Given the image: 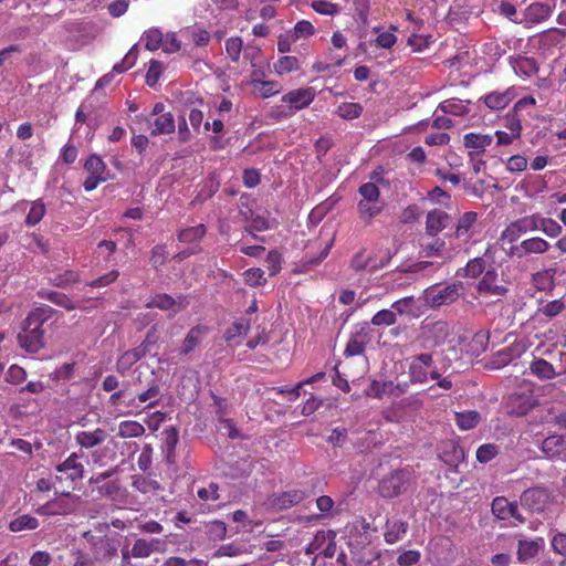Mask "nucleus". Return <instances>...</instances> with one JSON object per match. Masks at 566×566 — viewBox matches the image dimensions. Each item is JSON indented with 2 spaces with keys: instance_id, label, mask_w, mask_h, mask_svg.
Wrapping results in <instances>:
<instances>
[{
  "instance_id": "nucleus-30",
  "label": "nucleus",
  "mask_w": 566,
  "mask_h": 566,
  "mask_svg": "<svg viewBox=\"0 0 566 566\" xmlns=\"http://www.w3.org/2000/svg\"><path fill=\"white\" fill-rule=\"evenodd\" d=\"M469 103V101L464 103L461 99L450 98L440 103L438 109L441 111L443 114L463 116L468 113Z\"/></svg>"
},
{
  "instance_id": "nucleus-39",
  "label": "nucleus",
  "mask_w": 566,
  "mask_h": 566,
  "mask_svg": "<svg viewBox=\"0 0 566 566\" xmlns=\"http://www.w3.org/2000/svg\"><path fill=\"white\" fill-rule=\"evenodd\" d=\"M513 504L514 502H509L505 497H495L492 502V513L500 520H507Z\"/></svg>"
},
{
  "instance_id": "nucleus-5",
  "label": "nucleus",
  "mask_w": 566,
  "mask_h": 566,
  "mask_svg": "<svg viewBox=\"0 0 566 566\" xmlns=\"http://www.w3.org/2000/svg\"><path fill=\"white\" fill-rule=\"evenodd\" d=\"M55 470L60 473V475H56L59 482L66 481L74 483L84 475V465L78 461L76 453H72L63 462L59 463Z\"/></svg>"
},
{
  "instance_id": "nucleus-53",
  "label": "nucleus",
  "mask_w": 566,
  "mask_h": 566,
  "mask_svg": "<svg viewBox=\"0 0 566 566\" xmlns=\"http://www.w3.org/2000/svg\"><path fill=\"white\" fill-rule=\"evenodd\" d=\"M254 86H259V94L262 98H268L280 92V86L274 81H253Z\"/></svg>"
},
{
  "instance_id": "nucleus-44",
  "label": "nucleus",
  "mask_w": 566,
  "mask_h": 566,
  "mask_svg": "<svg viewBox=\"0 0 566 566\" xmlns=\"http://www.w3.org/2000/svg\"><path fill=\"white\" fill-rule=\"evenodd\" d=\"M363 106L358 103H343L338 106L336 114L344 119H354L360 116Z\"/></svg>"
},
{
  "instance_id": "nucleus-46",
  "label": "nucleus",
  "mask_w": 566,
  "mask_h": 566,
  "mask_svg": "<svg viewBox=\"0 0 566 566\" xmlns=\"http://www.w3.org/2000/svg\"><path fill=\"white\" fill-rule=\"evenodd\" d=\"M430 333L433 336V345L439 346L448 338L449 326L446 322H436L430 326Z\"/></svg>"
},
{
  "instance_id": "nucleus-15",
  "label": "nucleus",
  "mask_w": 566,
  "mask_h": 566,
  "mask_svg": "<svg viewBox=\"0 0 566 566\" xmlns=\"http://www.w3.org/2000/svg\"><path fill=\"white\" fill-rule=\"evenodd\" d=\"M66 31L77 34L78 40H81L83 43L91 42L99 33V29L95 23L86 21L67 23Z\"/></svg>"
},
{
  "instance_id": "nucleus-6",
  "label": "nucleus",
  "mask_w": 566,
  "mask_h": 566,
  "mask_svg": "<svg viewBox=\"0 0 566 566\" xmlns=\"http://www.w3.org/2000/svg\"><path fill=\"white\" fill-rule=\"evenodd\" d=\"M84 537L92 542L93 555L96 560H106L116 556L119 546L116 538L94 537L90 532L84 533Z\"/></svg>"
},
{
  "instance_id": "nucleus-14",
  "label": "nucleus",
  "mask_w": 566,
  "mask_h": 566,
  "mask_svg": "<svg viewBox=\"0 0 566 566\" xmlns=\"http://www.w3.org/2000/svg\"><path fill=\"white\" fill-rule=\"evenodd\" d=\"M305 499V492L301 490H291L281 494L273 495L270 504L276 510H286L295 504L301 503Z\"/></svg>"
},
{
  "instance_id": "nucleus-49",
  "label": "nucleus",
  "mask_w": 566,
  "mask_h": 566,
  "mask_svg": "<svg viewBox=\"0 0 566 566\" xmlns=\"http://www.w3.org/2000/svg\"><path fill=\"white\" fill-rule=\"evenodd\" d=\"M133 486L142 493H150L161 490V485L158 481L143 476L135 479Z\"/></svg>"
},
{
  "instance_id": "nucleus-25",
  "label": "nucleus",
  "mask_w": 566,
  "mask_h": 566,
  "mask_svg": "<svg viewBox=\"0 0 566 566\" xmlns=\"http://www.w3.org/2000/svg\"><path fill=\"white\" fill-rule=\"evenodd\" d=\"M145 347H136L134 349L125 352L120 358L117 360L116 369L120 374H124L126 370L129 369L132 365L137 363L142 357L146 355Z\"/></svg>"
},
{
  "instance_id": "nucleus-26",
  "label": "nucleus",
  "mask_w": 566,
  "mask_h": 566,
  "mask_svg": "<svg viewBox=\"0 0 566 566\" xmlns=\"http://www.w3.org/2000/svg\"><path fill=\"white\" fill-rule=\"evenodd\" d=\"M38 295L67 311L77 308L76 304L66 294L61 292L41 290L38 292Z\"/></svg>"
},
{
  "instance_id": "nucleus-32",
  "label": "nucleus",
  "mask_w": 566,
  "mask_h": 566,
  "mask_svg": "<svg viewBox=\"0 0 566 566\" xmlns=\"http://www.w3.org/2000/svg\"><path fill=\"white\" fill-rule=\"evenodd\" d=\"M480 420L481 416L475 410L455 413V422L462 430H470L475 428Z\"/></svg>"
},
{
  "instance_id": "nucleus-62",
  "label": "nucleus",
  "mask_w": 566,
  "mask_h": 566,
  "mask_svg": "<svg viewBox=\"0 0 566 566\" xmlns=\"http://www.w3.org/2000/svg\"><path fill=\"white\" fill-rule=\"evenodd\" d=\"M314 33V27L310 21L302 20L298 21L295 27L292 34V40H297L300 38H305L308 35H312Z\"/></svg>"
},
{
  "instance_id": "nucleus-23",
  "label": "nucleus",
  "mask_w": 566,
  "mask_h": 566,
  "mask_svg": "<svg viewBox=\"0 0 566 566\" xmlns=\"http://www.w3.org/2000/svg\"><path fill=\"white\" fill-rule=\"evenodd\" d=\"M251 328V322L249 318L241 317L233 322L223 334V338L226 342L230 343L235 338L244 337L248 335Z\"/></svg>"
},
{
  "instance_id": "nucleus-10",
  "label": "nucleus",
  "mask_w": 566,
  "mask_h": 566,
  "mask_svg": "<svg viewBox=\"0 0 566 566\" xmlns=\"http://www.w3.org/2000/svg\"><path fill=\"white\" fill-rule=\"evenodd\" d=\"M499 274L495 269H489L479 281L476 290L479 293L489 294L491 296H504L507 289L499 283Z\"/></svg>"
},
{
  "instance_id": "nucleus-8",
  "label": "nucleus",
  "mask_w": 566,
  "mask_h": 566,
  "mask_svg": "<svg viewBox=\"0 0 566 566\" xmlns=\"http://www.w3.org/2000/svg\"><path fill=\"white\" fill-rule=\"evenodd\" d=\"M538 229L537 214L528 216L512 222L501 235L503 241L514 242L522 234L528 231H535Z\"/></svg>"
},
{
  "instance_id": "nucleus-64",
  "label": "nucleus",
  "mask_w": 566,
  "mask_h": 566,
  "mask_svg": "<svg viewBox=\"0 0 566 566\" xmlns=\"http://www.w3.org/2000/svg\"><path fill=\"white\" fill-rule=\"evenodd\" d=\"M505 127L510 129L513 136H520L521 134V119L518 117V113H515L514 109L507 113L505 118Z\"/></svg>"
},
{
  "instance_id": "nucleus-54",
  "label": "nucleus",
  "mask_w": 566,
  "mask_h": 566,
  "mask_svg": "<svg viewBox=\"0 0 566 566\" xmlns=\"http://www.w3.org/2000/svg\"><path fill=\"white\" fill-rule=\"evenodd\" d=\"M485 270V261L483 258H475L470 260L464 269L465 276L468 277H478Z\"/></svg>"
},
{
  "instance_id": "nucleus-18",
  "label": "nucleus",
  "mask_w": 566,
  "mask_h": 566,
  "mask_svg": "<svg viewBox=\"0 0 566 566\" xmlns=\"http://www.w3.org/2000/svg\"><path fill=\"white\" fill-rule=\"evenodd\" d=\"M552 14V7L544 2L531 3L524 11L526 23L537 24L547 20Z\"/></svg>"
},
{
  "instance_id": "nucleus-22",
  "label": "nucleus",
  "mask_w": 566,
  "mask_h": 566,
  "mask_svg": "<svg viewBox=\"0 0 566 566\" xmlns=\"http://www.w3.org/2000/svg\"><path fill=\"white\" fill-rule=\"evenodd\" d=\"M106 431L97 428L94 431H82L76 434L77 443L85 449H91L106 440Z\"/></svg>"
},
{
  "instance_id": "nucleus-55",
  "label": "nucleus",
  "mask_w": 566,
  "mask_h": 566,
  "mask_svg": "<svg viewBox=\"0 0 566 566\" xmlns=\"http://www.w3.org/2000/svg\"><path fill=\"white\" fill-rule=\"evenodd\" d=\"M312 8L319 14L335 15L339 12V7L327 0H316L312 2Z\"/></svg>"
},
{
  "instance_id": "nucleus-29",
  "label": "nucleus",
  "mask_w": 566,
  "mask_h": 566,
  "mask_svg": "<svg viewBox=\"0 0 566 566\" xmlns=\"http://www.w3.org/2000/svg\"><path fill=\"white\" fill-rule=\"evenodd\" d=\"M161 543L160 539L146 541L138 538L130 551L133 557H148L153 552L158 551V545Z\"/></svg>"
},
{
  "instance_id": "nucleus-20",
  "label": "nucleus",
  "mask_w": 566,
  "mask_h": 566,
  "mask_svg": "<svg viewBox=\"0 0 566 566\" xmlns=\"http://www.w3.org/2000/svg\"><path fill=\"white\" fill-rule=\"evenodd\" d=\"M449 214L442 210H432L427 214L426 230L427 233L436 235L447 228L449 223Z\"/></svg>"
},
{
  "instance_id": "nucleus-51",
  "label": "nucleus",
  "mask_w": 566,
  "mask_h": 566,
  "mask_svg": "<svg viewBox=\"0 0 566 566\" xmlns=\"http://www.w3.org/2000/svg\"><path fill=\"white\" fill-rule=\"evenodd\" d=\"M274 69L277 74L289 73L298 69V61L295 56H282L277 63H275Z\"/></svg>"
},
{
  "instance_id": "nucleus-7",
  "label": "nucleus",
  "mask_w": 566,
  "mask_h": 566,
  "mask_svg": "<svg viewBox=\"0 0 566 566\" xmlns=\"http://www.w3.org/2000/svg\"><path fill=\"white\" fill-rule=\"evenodd\" d=\"M549 493L545 488L535 486L525 490L520 500L521 504L532 512H543L549 503Z\"/></svg>"
},
{
  "instance_id": "nucleus-63",
  "label": "nucleus",
  "mask_w": 566,
  "mask_h": 566,
  "mask_svg": "<svg viewBox=\"0 0 566 566\" xmlns=\"http://www.w3.org/2000/svg\"><path fill=\"white\" fill-rule=\"evenodd\" d=\"M359 193L363 197L361 200L368 201H378L379 198V189L373 182L364 184L359 187Z\"/></svg>"
},
{
  "instance_id": "nucleus-17",
  "label": "nucleus",
  "mask_w": 566,
  "mask_h": 566,
  "mask_svg": "<svg viewBox=\"0 0 566 566\" xmlns=\"http://www.w3.org/2000/svg\"><path fill=\"white\" fill-rule=\"evenodd\" d=\"M541 449L548 458L560 455L566 451V432L548 436L542 441Z\"/></svg>"
},
{
  "instance_id": "nucleus-41",
  "label": "nucleus",
  "mask_w": 566,
  "mask_h": 566,
  "mask_svg": "<svg viewBox=\"0 0 566 566\" xmlns=\"http://www.w3.org/2000/svg\"><path fill=\"white\" fill-rule=\"evenodd\" d=\"M163 434L165 436L167 459L168 461H171L172 457L175 455L176 446L179 441V433L175 427H168L163 431Z\"/></svg>"
},
{
  "instance_id": "nucleus-1",
  "label": "nucleus",
  "mask_w": 566,
  "mask_h": 566,
  "mask_svg": "<svg viewBox=\"0 0 566 566\" xmlns=\"http://www.w3.org/2000/svg\"><path fill=\"white\" fill-rule=\"evenodd\" d=\"M54 314L55 310L49 305L39 306L28 314L18 334L21 348L30 354L39 353L44 348L48 328L53 324L49 321Z\"/></svg>"
},
{
  "instance_id": "nucleus-43",
  "label": "nucleus",
  "mask_w": 566,
  "mask_h": 566,
  "mask_svg": "<svg viewBox=\"0 0 566 566\" xmlns=\"http://www.w3.org/2000/svg\"><path fill=\"white\" fill-rule=\"evenodd\" d=\"M537 226L546 235L555 238L562 233V226L551 218H541L537 216Z\"/></svg>"
},
{
  "instance_id": "nucleus-59",
  "label": "nucleus",
  "mask_w": 566,
  "mask_h": 566,
  "mask_svg": "<svg viewBox=\"0 0 566 566\" xmlns=\"http://www.w3.org/2000/svg\"><path fill=\"white\" fill-rule=\"evenodd\" d=\"M499 450L495 444L486 443L479 447L476 450V459L481 463H486L491 461L496 454Z\"/></svg>"
},
{
  "instance_id": "nucleus-13",
  "label": "nucleus",
  "mask_w": 566,
  "mask_h": 566,
  "mask_svg": "<svg viewBox=\"0 0 566 566\" xmlns=\"http://www.w3.org/2000/svg\"><path fill=\"white\" fill-rule=\"evenodd\" d=\"M147 126L153 136L171 134L176 129L175 118L171 113L156 117H147Z\"/></svg>"
},
{
  "instance_id": "nucleus-11",
  "label": "nucleus",
  "mask_w": 566,
  "mask_h": 566,
  "mask_svg": "<svg viewBox=\"0 0 566 566\" xmlns=\"http://www.w3.org/2000/svg\"><path fill=\"white\" fill-rule=\"evenodd\" d=\"M549 249V243L542 238H531L522 241L518 245L510 249V254L522 259L531 253H545Z\"/></svg>"
},
{
  "instance_id": "nucleus-35",
  "label": "nucleus",
  "mask_w": 566,
  "mask_h": 566,
  "mask_svg": "<svg viewBox=\"0 0 566 566\" xmlns=\"http://www.w3.org/2000/svg\"><path fill=\"white\" fill-rule=\"evenodd\" d=\"M539 551V544L537 541H520L517 548V557L520 562H526L533 558Z\"/></svg>"
},
{
  "instance_id": "nucleus-16",
  "label": "nucleus",
  "mask_w": 566,
  "mask_h": 566,
  "mask_svg": "<svg viewBox=\"0 0 566 566\" xmlns=\"http://www.w3.org/2000/svg\"><path fill=\"white\" fill-rule=\"evenodd\" d=\"M208 331V327L205 325H197L190 328L181 344L180 355H188L193 352L206 337Z\"/></svg>"
},
{
  "instance_id": "nucleus-61",
  "label": "nucleus",
  "mask_w": 566,
  "mask_h": 566,
  "mask_svg": "<svg viewBox=\"0 0 566 566\" xmlns=\"http://www.w3.org/2000/svg\"><path fill=\"white\" fill-rule=\"evenodd\" d=\"M163 72V64L159 61L151 60L149 63V69L146 74V83L149 86H154Z\"/></svg>"
},
{
  "instance_id": "nucleus-4",
  "label": "nucleus",
  "mask_w": 566,
  "mask_h": 566,
  "mask_svg": "<svg viewBox=\"0 0 566 566\" xmlns=\"http://www.w3.org/2000/svg\"><path fill=\"white\" fill-rule=\"evenodd\" d=\"M463 289L462 283H453L443 289L430 287L426 291V304L437 308L455 302Z\"/></svg>"
},
{
  "instance_id": "nucleus-9",
  "label": "nucleus",
  "mask_w": 566,
  "mask_h": 566,
  "mask_svg": "<svg viewBox=\"0 0 566 566\" xmlns=\"http://www.w3.org/2000/svg\"><path fill=\"white\" fill-rule=\"evenodd\" d=\"M370 340V328L364 324L349 337L344 355L347 357L361 355Z\"/></svg>"
},
{
  "instance_id": "nucleus-28",
  "label": "nucleus",
  "mask_w": 566,
  "mask_h": 566,
  "mask_svg": "<svg viewBox=\"0 0 566 566\" xmlns=\"http://www.w3.org/2000/svg\"><path fill=\"white\" fill-rule=\"evenodd\" d=\"M441 460L450 467H458V464L464 459V451L461 447L449 442L444 446V449L440 455Z\"/></svg>"
},
{
  "instance_id": "nucleus-36",
  "label": "nucleus",
  "mask_w": 566,
  "mask_h": 566,
  "mask_svg": "<svg viewBox=\"0 0 566 566\" xmlns=\"http://www.w3.org/2000/svg\"><path fill=\"white\" fill-rule=\"evenodd\" d=\"M492 139L491 135L470 133L464 136V146L467 148L484 150L492 143Z\"/></svg>"
},
{
  "instance_id": "nucleus-31",
  "label": "nucleus",
  "mask_w": 566,
  "mask_h": 566,
  "mask_svg": "<svg viewBox=\"0 0 566 566\" xmlns=\"http://www.w3.org/2000/svg\"><path fill=\"white\" fill-rule=\"evenodd\" d=\"M145 433V427L134 420H125L118 424V436L120 438H137Z\"/></svg>"
},
{
  "instance_id": "nucleus-12",
  "label": "nucleus",
  "mask_w": 566,
  "mask_h": 566,
  "mask_svg": "<svg viewBox=\"0 0 566 566\" xmlns=\"http://www.w3.org/2000/svg\"><path fill=\"white\" fill-rule=\"evenodd\" d=\"M315 91L312 87L297 88L283 95L282 102L290 104L298 111L308 106L315 98Z\"/></svg>"
},
{
  "instance_id": "nucleus-24",
  "label": "nucleus",
  "mask_w": 566,
  "mask_h": 566,
  "mask_svg": "<svg viewBox=\"0 0 566 566\" xmlns=\"http://www.w3.org/2000/svg\"><path fill=\"white\" fill-rule=\"evenodd\" d=\"M408 531V523L405 521H394L387 520L386 522V532L384 534L385 541L388 544H395L400 541Z\"/></svg>"
},
{
  "instance_id": "nucleus-37",
  "label": "nucleus",
  "mask_w": 566,
  "mask_h": 566,
  "mask_svg": "<svg viewBox=\"0 0 566 566\" xmlns=\"http://www.w3.org/2000/svg\"><path fill=\"white\" fill-rule=\"evenodd\" d=\"M45 211V205L41 199L33 201L30 211L27 214L25 224L29 227L38 224L44 217Z\"/></svg>"
},
{
  "instance_id": "nucleus-58",
  "label": "nucleus",
  "mask_w": 566,
  "mask_h": 566,
  "mask_svg": "<svg viewBox=\"0 0 566 566\" xmlns=\"http://www.w3.org/2000/svg\"><path fill=\"white\" fill-rule=\"evenodd\" d=\"M242 40L239 36L230 38L226 42V51L233 62H238L242 50Z\"/></svg>"
},
{
  "instance_id": "nucleus-47",
  "label": "nucleus",
  "mask_w": 566,
  "mask_h": 566,
  "mask_svg": "<svg viewBox=\"0 0 566 566\" xmlns=\"http://www.w3.org/2000/svg\"><path fill=\"white\" fill-rule=\"evenodd\" d=\"M137 55H138V48H137V44H135L132 46V49L128 51V53L122 60V62L116 63L113 66V71L116 73H123V72L129 70L136 63Z\"/></svg>"
},
{
  "instance_id": "nucleus-33",
  "label": "nucleus",
  "mask_w": 566,
  "mask_h": 566,
  "mask_svg": "<svg viewBox=\"0 0 566 566\" xmlns=\"http://www.w3.org/2000/svg\"><path fill=\"white\" fill-rule=\"evenodd\" d=\"M9 527L12 532L32 531L39 527V521L25 514L12 520Z\"/></svg>"
},
{
  "instance_id": "nucleus-60",
  "label": "nucleus",
  "mask_w": 566,
  "mask_h": 566,
  "mask_svg": "<svg viewBox=\"0 0 566 566\" xmlns=\"http://www.w3.org/2000/svg\"><path fill=\"white\" fill-rule=\"evenodd\" d=\"M565 308L564 302L562 300H554L548 302L544 306H542L538 312L547 317H555L563 312Z\"/></svg>"
},
{
  "instance_id": "nucleus-38",
  "label": "nucleus",
  "mask_w": 566,
  "mask_h": 566,
  "mask_svg": "<svg viewBox=\"0 0 566 566\" xmlns=\"http://www.w3.org/2000/svg\"><path fill=\"white\" fill-rule=\"evenodd\" d=\"M531 370L534 375L543 379H551L555 375L553 365L543 358L534 360L531 365Z\"/></svg>"
},
{
  "instance_id": "nucleus-21",
  "label": "nucleus",
  "mask_w": 566,
  "mask_h": 566,
  "mask_svg": "<svg viewBox=\"0 0 566 566\" xmlns=\"http://www.w3.org/2000/svg\"><path fill=\"white\" fill-rule=\"evenodd\" d=\"M515 98V93L512 88L504 92H491L483 97L484 104L490 109H503Z\"/></svg>"
},
{
  "instance_id": "nucleus-42",
  "label": "nucleus",
  "mask_w": 566,
  "mask_h": 566,
  "mask_svg": "<svg viewBox=\"0 0 566 566\" xmlns=\"http://www.w3.org/2000/svg\"><path fill=\"white\" fill-rule=\"evenodd\" d=\"M358 211L361 218L369 221L380 213L381 206L378 201L360 200L358 202Z\"/></svg>"
},
{
  "instance_id": "nucleus-34",
  "label": "nucleus",
  "mask_w": 566,
  "mask_h": 566,
  "mask_svg": "<svg viewBox=\"0 0 566 566\" xmlns=\"http://www.w3.org/2000/svg\"><path fill=\"white\" fill-rule=\"evenodd\" d=\"M478 214L473 211L465 212L458 221L455 228L457 238H469V231L475 223Z\"/></svg>"
},
{
  "instance_id": "nucleus-40",
  "label": "nucleus",
  "mask_w": 566,
  "mask_h": 566,
  "mask_svg": "<svg viewBox=\"0 0 566 566\" xmlns=\"http://www.w3.org/2000/svg\"><path fill=\"white\" fill-rule=\"evenodd\" d=\"M206 233V227L203 224H198L195 227H190L181 230L178 233V240L181 242H195L200 240Z\"/></svg>"
},
{
  "instance_id": "nucleus-2",
  "label": "nucleus",
  "mask_w": 566,
  "mask_h": 566,
  "mask_svg": "<svg viewBox=\"0 0 566 566\" xmlns=\"http://www.w3.org/2000/svg\"><path fill=\"white\" fill-rule=\"evenodd\" d=\"M412 481V473L408 469H398L384 476L379 483V494L392 499L405 493Z\"/></svg>"
},
{
  "instance_id": "nucleus-48",
  "label": "nucleus",
  "mask_w": 566,
  "mask_h": 566,
  "mask_svg": "<svg viewBox=\"0 0 566 566\" xmlns=\"http://www.w3.org/2000/svg\"><path fill=\"white\" fill-rule=\"evenodd\" d=\"M397 321V315L391 310H381L377 312L373 318L371 324L375 326H390Z\"/></svg>"
},
{
  "instance_id": "nucleus-45",
  "label": "nucleus",
  "mask_w": 566,
  "mask_h": 566,
  "mask_svg": "<svg viewBox=\"0 0 566 566\" xmlns=\"http://www.w3.org/2000/svg\"><path fill=\"white\" fill-rule=\"evenodd\" d=\"M84 169L90 175L105 176L104 172L106 171V165L98 155L93 154L86 159Z\"/></svg>"
},
{
  "instance_id": "nucleus-3",
  "label": "nucleus",
  "mask_w": 566,
  "mask_h": 566,
  "mask_svg": "<svg viewBox=\"0 0 566 566\" xmlns=\"http://www.w3.org/2000/svg\"><path fill=\"white\" fill-rule=\"evenodd\" d=\"M189 305L188 296L179 294L177 297H172L169 294L160 293L156 294L147 304V308H159L168 312V318H172L179 312L186 310Z\"/></svg>"
},
{
  "instance_id": "nucleus-27",
  "label": "nucleus",
  "mask_w": 566,
  "mask_h": 566,
  "mask_svg": "<svg viewBox=\"0 0 566 566\" xmlns=\"http://www.w3.org/2000/svg\"><path fill=\"white\" fill-rule=\"evenodd\" d=\"M534 400L524 394H512L509 398V403L512 407V412L522 416L531 410L534 406Z\"/></svg>"
},
{
  "instance_id": "nucleus-50",
  "label": "nucleus",
  "mask_w": 566,
  "mask_h": 566,
  "mask_svg": "<svg viewBox=\"0 0 566 566\" xmlns=\"http://www.w3.org/2000/svg\"><path fill=\"white\" fill-rule=\"evenodd\" d=\"M207 534L212 541H222L227 534L224 522L216 520L207 524Z\"/></svg>"
},
{
  "instance_id": "nucleus-56",
  "label": "nucleus",
  "mask_w": 566,
  "mask_h": 566,
  "mask_svg": "<svg viewBox=\"0 0 566 566\" xmlns=\"http://www.w3.org/2000/svg\"><path fill=\"white\" fill-rule=\"evenodd\" d=\"M160 396V389L158 385L150 386L146 391L138 395L139 402L144 403L149 401L148 408H153L157 405Z\"/></svg>"
},
{
  "instance_id": "nucleus-52",
  "label": "nucleus",
  "mask_w": 566,
  "mask_h": 566,
  "mask_svg": "<svg viewBox=\"0 0 566 566\" xmlns=\"http://www.w3.org/2000/svg\"><path fill=\"white\" fill-rule=\"evenodd\" d=\"M145 40H146V49L149 51H156L163 45L164 42V35L163 33L157 29L148 30L145 33Z\"/></svg>"
},
{
  "instance_id": "nucleus-19",
  "label": "nucleus",
  "mask_w": 566,
  "mask_h": 566,
  "mask_svg": "<svg viewBox=\"0 0 566 566\" xmlns=\"http://www.w3.org/2000/svg\"><path fill=\"white\" fill-rule=\"evenodd\" d=\"M510 64L516 74L523 75L525 77H531L537 74L539 70L537 61L534 57L528 56H511Z\"/></svg>"
},
{
  "instance_id": "nucleus-57",
  "label": "nucleus",
  "mask_w": 566,
  "mask_h": 566,
  "mask_svg": "<svg viewBox=\"0 0 566 566\" xmlns=\"http://www.w3.org/2000/svg\"><path fill=\"white\" fill-rule=\"evenodd\" d=\"M244 281L250 286H259L265 284L264 272L261 269H249L244 272Z\"/></svg>"
}]
</instances>
